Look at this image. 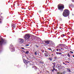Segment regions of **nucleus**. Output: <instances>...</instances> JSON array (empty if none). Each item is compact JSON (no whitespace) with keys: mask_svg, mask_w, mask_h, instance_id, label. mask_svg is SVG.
Wrapping results in <instances>:
<instances>
[{"mask_svg":"<svg viewBox=\"0 0 74 74\" xmlns=\"http://www.w3.org/2000/svg\"><path fill=\"white\" fill-rule=\"evenodd\" d=\"M70 14V11L67 9H65L63 12V15L64 17H67Z\"/></svg>","mask_w":74,"mask_h":74,"instance_id":"nucleus-1","label":"nucleus"},{"mask_svg":"<svg viewBox=\"0 0 74 74\" xmlns=\"http://www.w3.org/2000/svg\"><path fill=\"white\" fill-rule=\"evenodd\" d=\"M7 42V41L4 39H3L1 37V41H0V47H2V45L4 44H5Z\"/></svg>","mask_w":74,"mask_h":74,"instance_id":"nucleus-2","label":"nucleus"},{"mask_svg":"<svg viewBox=\"0 0 74 74\" xmlns=\"http://www.w3.org/2000/svg\"><path fill=\"white\" fill-rule=\"evenodd\" d=\"M30 37V34H26L24 36V39L26 40H29Z\"/></svg>","mask_w":74,"mask_h":74,"instance_id":"nucleus-3","label":"nucleus"},{"mask_svg":"<svg viewBox=\"0 0 74 74\" xmlns=\"http://www.w3.org/2000/svg\"><path fill=\"white\" fill-rule=\"evenodd\" d=\"M10 49H11V52H14L15 51V48L14 47H13V46L12 45H10L9 46Z\"/></svg>","mask_w":74,"mask_h":74,"instance_id":"nucleus-4","label":"nucleus"},{"mask_svg":"<svg viewBox=\"0 0 74 74\" xmlns=\"http://www.w3.org/2000/svg\"><path fill=\"white\" fill-rule=\"evenodd\" d=\"M58 10H60V11H62L63 9L64 8V7L62 6H61L60 4H59L58 5Z\"/></svg>","mask_w":74,"mask_h":74,"instance_id":"nucleus-5","label":"nucleus"},{"mask_svg":"<svg viewBox=\"0 0 74 74\" xmlns=\"http://www.w3.org/2000/svg\"><path fill=\"white\" fill-rule=\"evenodd\" d=\"M24 42V39H20L18 40V42L20 44H23Z\"/></svg>","mask_w":74,"mask_h":74,"instance_id":"nucleus-6","label":"nucleus"},{"mask_svg":"<svg viewBox=\"0 0 74 74\" xmlns=\"http://www.w3.org/2000/svg\"><path fill=\"white\" fill-rule=\"evenodd\" d=\"M57 67L58 69H62L63 66H62L60 64H57Z\"/></svg>","mask_w":74,"mask_h":74,"instance_id":"nucleus-7","label":"nucleus"},{"mask_svg":"<svg viewBox=\"0 0 74 74\" xmlns=\"http://www.w3.org/2000/svg\"><path fill=\"white\" fill-rule=\"evenodd\" d=\"M50 43L51 45H53V46H55V43H53L52 41H51L50 42Z\"/></svg>","mask_w":74,"mask_h":74,"instance_id":"nucleus-8","label":"nucleus"},{"mask_svg":"<svg viewBox=\"0 0 74 74\" xmlns=\"http://www.w3.org/2000/svg\"><path fill=\"white\" fill-rule=\"evenodd\" d=\"M45 42L46 44H49V41L48 40L45 41Z\"/></svg>","mask_w":74,"mask_h":74,"instance_id":"nucleus-9","label":"nucleus"},{"mask_svg":"<svg viewBox=\"0 0 74 74\" xmlns=\"http://www.w3.org/2000/svg\"><path fill=\"white\" fill-rule=\"evenodd\" d=\"M61 44H60V45H58L57 47H56V48H60V47H61Z\"/></svg>","mask_w":74,"mask_h":74,"instance_id":"nucleus-10","label":"nucleus"},{"mask_svg":"<svg viewBox=\"0 0 74 74\" xmlns=\"http://www.w3.org/2000/svg\"><path fill=\"white\" fill-rule=\"evenodd\" d=\"M52 64L53 65V68H55V67L56 66V62L52 63Z\"/></svg>","mask_w":74,"mask_h":74,"instance_id":"nucleus-11","label":"nucleus"},{"mask_svg":"<svg viewBox=\"0 0 74 74\" xmlns=\"http://www.w3.org/2000/svg\"><path fill=\"white\" fill-rule=\"evenodd\" d=\"M69 6L71 7H72V8H74V5L73 4V3H71L69 5Z\"/></svg>","mask_w":74,"mask_h":74,"instance_id":"nucleus-12","label":"nucleus"},{"mask_svg":"<svg viewBox=\"0 0 74 74\" xmlns=\"http://www.w3.org/2000/svg\"><path fill=\"white\" fill-rule=\"evenodd\" d=\"M24 63H28V61L25 60H24Z\"/></svg>","mask_w":74,"mask_h":74,"instance_id":"nucleus-13","label":"nucleus"},{"mask_svg":"<svg viewBox=\"0 0 74 74\" xmlns=\"http://www.w3.org/2000/svg\"><path fill=\"white\" fill-rule=\"evenodd\" d=\"M12 27H14V28H15V24H12Z\"/></svg>","mask_w":74,"mask_h":74,"instance_id":"nucleus-14","label":"nucleus"},{"mask_svg":"<svg viewBox=\"0 0 74 74\" xmlns=\"http://www.w3.org/2000/svg\"><path fill=\"white\" fill-rule=\"evenodd\" d=\"M44 54H45V56L47 57V56H48V53H45Z\"/></svg>","mask_w":74,"mask_h":74,"instance_id":"nucleus-15","label":"nucleus"},{"mask_svg":"<svg viewBox=\"0 0 74 74\" xmlns=\"http://www.w3.org/2000/svg\"><path fill=\"white\" fill-rule=\"evenodd\" d=\"M35 39H36V38H35V37H32V40L33 41H34V40H35Z\"/></svg>","mask_w":74,"mask_h":74,"instance_id":"nucleus-16","label":"nucleus"},{"mask_svg":"<svg viewBox=\"0 0 74 74\" xmlns=\"http://www.w3.org/2000/svg\"><path fill=\"white\" fill-rule=\"evenodd\" d=\"M25 53L27 54H28L29 53V51H27L26 52H25Z\"/></svg>","mask_w":74,"mask_h":74,"instance_id":"nucleus-17","label":"nucleus"},{"mask_svg":"<svg viewBox=\"0 0 74 74\" xmlns=\"http://www.w3.org/2000/svg\"><path fill=\"white\" fill-rule=\"evenodd\" d=\"M70 58V54H69V53H68V54L67 55Z\"/></svg>","mask_w":74,"mask_h":74,"instance_id":"nucleus-18","label":"nucleus"},{"mask_svg":"<svg viewBox=\"0 0 74 74\" xmlns=\"http://www.w3.org/2000/svg\"><path fill=\"white\" fill-rule=\"evenodd\" d=\"M37 51L35 52L34 55H37Z\"/></svg>","mask_w":74,"mask_h":74,"instance_id":"nucleus-19","label":"nucleus"},{"mask_svg":"<svg viewBox=\"0 0 74 74\" xmlns=\"http://www.w3.org/2000/svg\"><path fill=\"white\" fill-rule=\"evenodd\" d=\"M67 70H68L69 72H71L70 69H67Z\"/></svg>","mask_w":74,"mask_h":74,"instance_id":"nucleus-20","label":"nucleus"},{"mask_svg":"<svg viewBox=\"0 0 74 74\" xmlns=\"http://www.w3.org/2000/svg\"><path fill=\"white\" fill-rule=\"evenodd\" d=\"M35 46H36V47L37 48H38V47H39V46H37V45H35Z\"/></svg>","mask_w":74,"mask_h":74,"instance_id":"nucleus-21","label":"nucleus"},{"mask_svg":"<svg viewBox=\"0 0 74 74\" xmlns=\"http://www.w3.org/2000/svg\"><path fill=\"white\" fill-rule=\"evenodd\" d=\"M49 59L51 61H52V58H49Z\"/></svg>","mask_w":74,"mask_h":74,"instance_id":"nucleus-22","label":"nucleus"},{"mask_svg":"<svg viewBox=\"0 0 74 74\" xmlns=\"http://www.w3.org/2000/svg\"><path fill=\"white\" fill-rule=\"evenodd\" d=\"M62 73H62V74H65V73H66V71H64Z\"/></svg>","mask_w":74,"mask_h":74,"instance_id":"nucleus-23","label":"nucleus"},{"mask_svg":"<svg viewBox=\"0 0 74 74\" xmlns=\"http://www.w3.org/2000/svg\"><path fill=\"white\" fill-rule=\"evenodd\" d=\"M65 63H70V62L67 61H65Z\"/></svg>","mask_w":74,"mask_h":74,"instance_id":"nucleus-24","label":"nucleus"},{"mask_svg":"<svg viewBox=\"0 0 74 74\" xmlns=\"http://www.w3.org/2000/svg\"><path fill=\"white\" fill-rule=\"evenodd\" d=\"M25 46H27V47H28V46H29V44L25 45Z\"/></svg>","mask_w":74,"mask_h":74,"instance_id":"nucleus-25","label":"nucleus"},{"mask_svg":"<svg viewBox=\"0 0 74 74\" xmlns=\"http://www.w3.org/2000/svg\"><path fill=\"white\" fill-rule=\"evenodd\" d=\"M37 38H38V39L39 40H41V38H40L37 37Z\"/></svg>","mask_w":74,"mask_h":74,"instance_id":"nucleus-26","label":"nucleus"},{"mask_svg":"<svg viewBox=\"0 0 74 74\" xmlns=\"http://www.w3.org/2000/svg\"><path fill=\"white\" fill-rule=\"evenodd\" d=\"M59 52H57L56 53V54H57V55H59Z\"/></svg>","mask_w":74,"mask_h":74,"instance_id":"nucleus-27","label":"nucleus"},{"mask_svg":"<svg viewBox=\"0 0 74 74\" xmlns=\"http://www.w3.org/2000/svg\"><path fill=\"white\" fill-rule=\"evenodd\" d=\"M63 64H65V65H67V64H65V63H64V62H63Z\"/></svg>","mask_w":74,"mask_h":74,"instance_id":"nucleus-28","label":"nucleus"},{"mask_svg":"<svg viewBox=\"0 0 74 74\" xmlns=\"http://www.w3.org/2000/svg\"><path fill=\"white\" fill-rule=\"evenodd\" d=\"M22 52H24V53H25V51H24L22 50Z\"/></svg>","mask_w":74,"mask_h":74,"instance_id":"nucleus-29","label":"nucleus"},{"mask_svg":"<svg viewBox=\"0 0 74 74\" xmlns=\"http://www.w3.org/2000/svg\"><path fill=\"white\" fill-rule=\"evenodd\" d=\"M70 52H71V53H73V52L72 51H70Z\"/></svg>","mask_w":74,"mask_h":74,"instance_id":"nucleus-30","label":"nucleus"},{"mask_svg":"<svg viewBox=\"0 0 74 74\" xmlns=\"http://www.w3.org/2000/svg\"><path fill=\"white\" fill-rule=\"evenodd\" d=\"M21 49H25L24 48V47H21Z\"/></svg>","mask_w":74,"mask_h":74,"instance_id":"nucleus-31","label":"nucleus"},{"mask_svg":"<svg viewBox=\"0 0 74 74\" xmlns=\"http://www.w3.org/2000/svg\"><path fill=\"white\" fill-rule=\"evenodd\" d=\"M56 51H59V49H56Z\"/></svg>","mask_w":74,"mask_h":74,"instance_id":"nucleus-32","label":"nucleus"},{"mask_svg":"<svg viewBox=\"0 0 74 74\" xmlns=\"http://www.w3.org/2000/svg\"><path fill=\"white\" fill-rule=\"evenodd\" d=\"M42 52H44V50H42Z\"/></svg>","mask_w":74,"mask_h":74,"instance_id":"nucleus-33","label":"nucleus"},{"mask_svg":"<svg viewBox=\"0 0 74 74\" xmlns=\"http://www.w3.org/2000/svg\"><path fill=\"white\" fill-rule=\"evenodd\" d=\"M54 59H57V57H55L54 58Z\"/></svg>","mask_w":74,"mask_h":74,"instance_id":"nucleus-34","label":"nucleus"},{"mask_svg":"<svg viewBox=\"0 0 74 74\" xmlns=\"http://www.w3.org/2000/svg\"><path fill=\"white\" fill-rule=\"evenodd\" d=\"M48 49L49 50H51V48H49Z\"/></svg>","mask_w":74,"mask_h":74,"instance_id":"nucleus-35","label":"nucleus"},{"mask_svg":"<svg viewBox=\"0 0 74 74\" xmlns=\"http://www.w3.org/2000/svg\"><path fill=\"white\" fill-rule=\"evenodd\" d=\"M59 55H61V54H62V53H59Z\"/></svg>","mask_w":74,"mask_h":74,"instance_id":"nucleus-36","label":"nucleus"},{"mask_svg":"<svg viewBox=\"0 0 74 74\" xmlns=\"http://www.w3.org/2000/svg\"><path fill=\"white\" fill-rule=\"evenodd\" d=\"M60 20L61 21H62V19L61 18H60Z\"/></svg>","mask_w":74,"mask_h":74,"instance_id":"nucleus-37","label":"nucleus"},{"mask_svg":"<svg viewBox=\"0 0 74 74\" xmlns=\"http://www.w3.org/2000/svg\"><path fill=\"white\" fill-rule=\"evenodd\" d=\"M73 2H74V0H71Z\"/></svg>","mask_w":74,"mask_h":74,"instance_id":"nucleus-38","label":"nucleus"},{"mask_svg":"<svg viewBox=\"0 0 74 74\" xmlns=\"http://www.w3.org/2000/svg\"><path fill=\"white\" fill-rule=\"evenodd\" d=\"M62 36H65V35H64V34H62Z\"/></svg>","mask_w":74,"mask_h":74,"instance_id":"nucleus-39","label":"nucleus"},{"mask_svg":"<svg viewBox=\"0 0 74 74\" xmlns=\"http://www.w3.org/2000/svg\"><path fill=\"white\" fill-rule=\"evenodd\" d=\"M53 68V70H55V68Z\"/></svg>","mask_w":74,"mask_h":74,"instance_id":"nucleus-40","label":"nucleus"},{"mask_svg":"<svg viewBox=\"0 0 74 74\" xmlns=\"http://www.w3.org/2000/svg\"><path fill=\"white\" fill-rule=\"evenodd\" d=\"M27 60H29V59L28 58H27Z\"/></svg>","mask_w":74,"mask_h":74,"instance_id":"nucleus-41","label":"nucleus"},{"mask_svg":"<svg viewBox=\"0 0 74 74\" xmlns=\"http://www.w3.org/2000/svg\"><path fill=\"white\" fill-rule=\"evenodd\" d=\"M62 49H63V48H61V50H62Z\"/></svg>","mask_w":74,"mask_h":74,"instance_id":"nucleus-42","label":"nucleus"},{"mask_svg":"<svg viewBox=\"0 0 74 74\" xmlns=\"http://www.w3.org/2000/svg\"><path fill=\"white\" fill-rule=\"evenodd\" d=\"M59 52H60V51H61L60 49H59Z\"/></svg>","mask_w":74,"mask_h":74,"instance_id":"nucleus-43","label":"nucleus"},{"mask_svg":"<svg viewBox=\"0 0 74 74\" xmlns=\"http://www.w3.org/2000/svg\"><path fill=\"white\" fill-rule=\"evenodd\" d=\"M52 71H54V70L53 69V70H52Z\"/></svg>","mask_w":74,"mask_h":74,"instance_id":"nucleus-44","label":"nucleus"},{"mask_svg":"<svg viewBox=\"0 0 74 74\" xmlns=\"http://www.w3.org/2000/svg\"><path fill=\"white\" fill-rule=\"evenodd\" d=\"M73 58H74V55L73 56Z\"/></svg>","mask_w":74,"mask_h":74,"instance_id":"nucleus-45","label":"nucleus"},{"mask_svg":"<svg viewBox=\"0 0 74 74\" xmlns=\"http://www.w3.org/2000/svg\"><path fill=\"white\" fill-rule=\"evenodd\" d=\"M45 52H47L46 51H45Z\"/></svg>","mask_w":74,"mask_h":74,"instance_id":"nucleus-46","label":"nucleus"},{"mask_svg":"<svg viewBox=\"0 0 74 74\" xmlns=\"http://www.w3.org/2000/svg\"><path fill=\"white\" fill-rule=\"evenodd\" d=\"M62 55H63L62 54L61 55V56H62Z\"/></svg>","mask_w":74,"mask_h":74,"instance_id":"nucleus-47","label":"nucleus"},{"mask_svg":"<svg viewBox=\"0 0 74 74\" xmlns=\"http://www.w3.org/2000/svg\"><path fill=\"white\" fill-rule=\"evenodd\" d=\"M38 53H37L38 54Z\"/></svg>","mask_w":74,"mask_h":74,"instance_id":"nucleus-48","label":"nucleus"},{"mask_svg":"<svg viewBox=\"0 0 74 74\" xmlns=\"http://www.w3.org/2000/svg\"><path fill=\"white\" fill-rule=\"evenodd\" d=\"M62 25H63V24H62Z\"/></svg>","mask_w":74,"mask_h":74,"instance_id":"nucleus-49","label":"nucleus"},{"mask_svg":"<svg viewBox=\"0 0 74 74\" xmlns=\"http://www.w3.org/2000/svg\"><path fill=\"white\" fill-rule=\"evenodd\" d=\"M63 74V73H62L61 74Z\"/></svg>","mask_w":74,"mask_h":74,"instance_id":"nucleus-50","label":"nucleus"},{"mask_svg":"<svg viewBox=\"0 0 74 74\" xmlns=\"http://www.w3.org/2000/svg\"><path fill=\"white\" fill-rule=\"evenodd\" d=\"M63 49L62 50V51H63Z\"/></svg>","mask_w":74,"mask_h":74,"instance_id":"nucleus-51","label":"nucleus"},{"mask_svg":"<svg viewBox=\"0 0 74 74\" xmlns=\"http://www.w3.org/2000/svg\"><path fill=\"white\" fill-rule=\"evenodd\" d=\"M40 12H41V11H40Z\"/></svg>","mask_w":74,"mask_h":74,"instance_id":"nucleus-52","label":"nucleus"},{"mask_svg":"<svg viewBox=\"0 0 74 74\" xmlns=\"http://www.w3.org/2000/svg\"><path fill=\"white\" fill-rule=\"evenodd\" d=\"M1 18H2V16L1 17Z\"/></svg>","mask_w":74,"mask_h":74,"instance_id":"nucleus-53","label":"nucleus"},{"mask_svg":"<svg viewBox=\"0 0 74 74\" xmlns=\"http://www.w3.org/2000/svg\"><path fill=\"white\" fill-rule=\"evenodd\" d=\"M0 20H1V19H0Z\"/></svg>","mask_w":74,"mask_h":74,"instance_id":"nucleus-54","label":"nucleus"},{"mask_svg":"<svg viewBox=\"0 0 74 74\" xmlns=\"http://www.w3.org/2000/svg\"><path fill=\"white\" fill-rule=\"evenodd\" d=\"M58 74H59L58 73Z\"/></svg>","mask_w":74,"mask_h":74,"instance_id":"nucleus-55","label":"nucleus"}]
</instances>
